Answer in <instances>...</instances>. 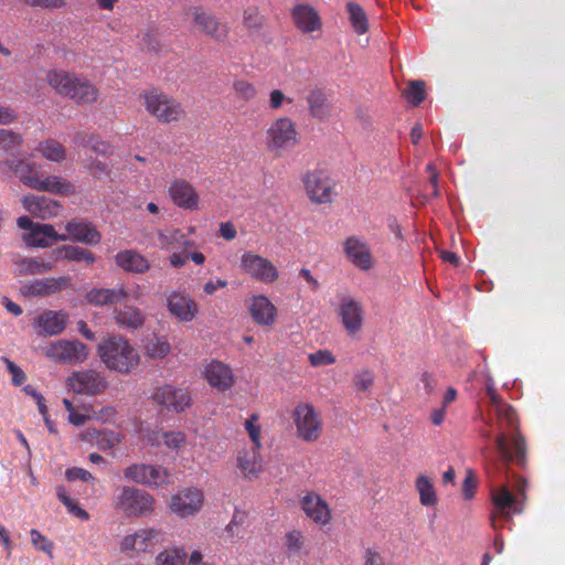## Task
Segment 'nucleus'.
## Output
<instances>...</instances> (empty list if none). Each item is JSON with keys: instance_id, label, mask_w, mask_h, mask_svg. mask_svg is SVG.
Masks as SVG:
<instances>
[{"instance_id": "1", "label": "nucleus", "mask_w": 565, "mask_h": 565, "mask_svg": "<svg viewBox=\"0 0 565 565\" xmlns=\"http://www.w3.org/2000/svg\"><path fill=\"white\" fill-rule=\"evenodd\" d=\"M46 82L57 95L79 106L93 105L99 98L98 87L81 73L51 70L46 74Z\"/></svg>"}, {"instance_id": "2", "label": "nucleus", "mask_w": 565, "mask_h": 565, "mask_svg": "<svg viewBox=\"0 0 565 565\" xmlns=\"http://www.w3.org/2000/svg\"><path fill=\"white\" fill-rule=\"evenodd\" d=\"M98 355L107 369L128 374L140 362L138 351L128 340L111 335L98 345Z\"/></svg>"}, {"instance_id": "3", "label": "nucleus", "mask_w": 565, "mask_h": 565, "mask_svg": "<svg viewBox=\"0 0 565 565\" xmlns=\"http://www.w3.org/2000/svg\"><path fill=\"white\" fill-rule=\"evenodd\" d=\"M140 97L147 113L161 124L178 122L186 117L182 104L159 89L145 92Z\"/></svg>"}, {"instance_id": "4", "label": "nucleus", "mask_w": 565, "mask_h": 565, "mask_svg": "<svg viewBox=\"0 0 565 565\" xmlns=\"http://www.w3.org/2000/svg\"><path fill=\"white\" fill-rule=\"evenodd\" d=\"M113 504L128 518H140L153 511L154 499L143 490L125 486L114 499Z\"/></svg>"}, {"instance_id": "5", "label": "nucleus", "mask_w": 565, "mask_h": 565, "mask_svg": "<svg viewBox=\"0 0 565 565\" xmlns=\"http://www.w3.org/2000/svg\"><path fill=\"white\" fill-rule=\"evenodd\" d=\"M67 387L75 394L95 396L108 388L104 373L88 369L73 372L66 380Z\"/></svg>"}, {"instance_id": "6", "label": "nucleus", "mask_w": 565, "mask_h": 565, "mask_svg": "<svg viewBox=\"0 0 565 565\" xmlns=\"http://www.w3.org/2000/svg\"><path fill=\"white\" fill-rule=\"evenodd\" d=\"M125 479L148 486L163 487L172 483L171 473L161 466H151L146 463H135L124 470Z\"/></svg>"}, {"instance_id": "7", "label": "nucleus", "mask_w": 565, "mask_h": 565, "mask_svg": "<svg viewBox=\"0 0 565 565\" xmlns=\"http://www.w3.org/2000/svg\"><path fill=\"white\" fill-rule=\"evenodd\" d=\"M163 540V533L158 529H139L120 541V551L125 554L140 555L152 553Z\"/></svg>"}, {"instance_id": "8", "label": "nucleus", "mask_w": 565, "mask_h": 565, "mask_svg": "<svg viewBox=\"0 0 565 565\" xmlns=\"http://www.w3.org/2000/svg\"><path fill=\"white\" fill-rule=\"evenodd\" d=\"M45 354L52 360L65 364L83 363L88 356V348L78 340H60L45 349Z\"/></svg>"}, {"instance_id": "9", "label": "nucleus", "mask_w": 565, "mask_h": 565, "mask_svg": "<svg viewBox=\"0 0 565 565\" xmlns=\"http://www.w3.org/2000/svg\"><path fill=\"white\" fill-rule=\"evenodd\" d=\"M203 501L202 491L194 488H185L171 497L169 508L178 516L186 518L198 513L203 505Z\"/></svg>"}, {"instance_id": "10", "label": "nucleus", "mask_w": 565, "mask_h": 565, "mask_svg": "<svg viewBox=\"0 0 565 565\" xmlns=\"http://www.w3.org/2000/svg\"><path fill=\"white\" fill-rule=\"evenodd\" d=\"M156 404L162 406L167 411L181 413L190 406L191 397L182 388L172 385H163L156 390L152 395Z\"/></svg>"}, {"instance_id": "11", "label": "nucleus", "mask_w": 565, "mask_h": 565, "mask_svg": "<svg viewBox=\"0 0 565 565\" xmlns=\"http://www.w3.org/2000/svg\"><path fill=\"white\" fill-rule=\"evenodd\" d=\"M191 14L199 32L218 42H223L227 38V26L213 14L202 8H193Z\"/></svg>"}, {"instance_id": "12", "label": "nucleus", "mask_w": 565, "mask_h": 565, "mask_svg": "<svg viewBox=\"0 0 565 565\" xmlns=\"http://www.w3.org/2000/svg\"><path fill=\"white\" fill-rule=\"evenodd\" d=\"M23 209L33 217L50 220L60 214L62 205L60 202L45 195L28 194L21 199Z\"/></svg>"}, {"instance_id": "13", "label": "nucleus", "mask_w": 565, "mask_h": 565, "mask_svg": "<svg viewBox=\"0 0 565 565\" xmlns=\"http://www.w3.org/2000/svg\"><path fill=\"white\" fill-rule=\"evenodd\" d=\"M173 204L180 209L194 211L199 209L200 196L194 186L184 179L174 180L169 186Z\"/></svg>"}, {"instance_id": "14", "label": "nucleus", "mask_w": 565, "mask_h": 565, "mask_svg": "<svg viewBox=\"0 0 565 565\" xmlns=\"http://www.w3.org/2000/svg\"><path fill=\"white\" fill-rule=\"evenodd\" d=\"M70 286L71 278L68 276L50 277L24 285L22 292L29 297H49L67 289Z\"/></svg>"}, {"instance_id": "15", "label": "nucleus", "mask_w": 565, "mask_h": 565, "mask_svg": "<svg viewBox=\"0 0 565 565\" xmlns=\"http://www.w3.org/2000/svg\"><path fill=\"white\" fill-rule=\"evenodd\" d=\"M65 230L67 234H58L60 237H63V239H60L61 242L74 241L87 245H97L102 239L100 233L92 223L72 220L66 223Z\"/></svg>"}, {"instance_id": "16", "label": "nucleus", "mask_w": 565, "mask_h": 565, "mask_svg": "<svg viewBox=\"0 0 565 565\" xmlns=\"http://www.w3.org/2000/svg\"><path fill=\"white\" fill-rule=\"evenodd\" d=\"M168 310L181 322L192 321L198 313L196 302L188 295L172 292L167 298Z\"/></svg>"}, {"instance_id": "17", "label": "nucleus", "mask_w": 565, "mask_h": 565, "mask_svg": "<svg viewBox=\"0 0 565 565\" xmlns=\"http://www.w3.org/2000/svg\"><path fill=\"white\" fill-rule=\"evenodd\" d=\"M129 290L124 286L116 288H93L86 294V300L94 306H115L125 301Z\"/></svg>"}, {"instance_id": "18", "label": "nucleus", "mask_w": 565, "mask_h": 565, "mask_svg": "<svg viewBox=\"0 0 565 565\" xmlns=\"http://www.w3.org/2000/svg\"><path fill=\"white\" fill-rule=\"evenodd\" d=\"M3 164L9 171L13 172L22 184L31 188L34 180L39 178L38 164L25 158H12L3 161Z\"/></svg>"}, {"instance_id": "19", "label": "nucleus", "mask_w": 565, "mask_h": 565, "mask_svg": "<svg viewBox=\"0 0 565 565\" xmlns=\"http://www.w3.org/2000/svg\"><path fill=\"white\" fill-rule=\"evenodd\" d=\"M115 262L118 267L128 273L143 274L150 268L148 259L134 249L117 253Z\"/></svg>"}, {"instance_id": "20", "label": "nucleus", "mask_w": 565, "mask_h": 565, "mask_svg": "<svg viewBox=\"0 0 565 565\" xmlns=\"http://www.w3.org/2000/svg\"><path fill=\"white\" fill-rule=\"evenodd\" d=\"M114 319L120 328L137 330L143 326L146 315L136 306L125 305L115 310Z\"/></svg>"}, {"instance_id": "21", "label": "nucleus", "mask_w": 565, "mask_h": 565, "mask_svg": "<svg viewBox=\"0 0 565 565\" xmlns=\"http://www.w3.org/2000/svg\"><path fill=\"white\" fill-rule=\"evenodd\" d=\"M36 326L42 329L45 335H56L66 326V316L61 311L46 310L36 318Z\"/></svg>"}, {"instance_id": "22", "label": "nucleus", "mask_w": 565, "mask_h": 565, "mask_svg": "<svg viewBox=\"0 0 565 565\" xmlns=\"http://www.w3.org/2000/svg\"><path fill=\"white\" fill-rule=\"evenodd\" d=\"M205 379L210 385L218 390H226L232 385V372L221 362H212L205 367Z\"/></svg>"}, {"instance_id": "23", "label": "nucleus", "mask_w": 565, "mask_h": 565, "mask_svg": "<svg viewBox=\"0 0 565 565\" xmlns=\"http://www.w3.org/2000/svg\"><path fill=\"white\" fill-rule=\"evenodd\" d=\"M31 189L55 194H72L74 192L72 183L56 175H49L45 179L39 177L33 184L31 183Z\"/></svg>"}, {"instance_id": "24", "label": "nucleus", "mask_w": 565, "mask_h": 565, "mask_svg": "<svg viewBox=\"0 0 565 565\" xmlns=\"http://www.w3.org/2000/svg\"><path fill=\"white\" fill-rule=\"evenodd\" d=\"M20 275H41L54 268L53 260H46L41 257H25L18 263Z\"/></svg>"}, {"instance_id": "25", "label": "nucleus", "mask_w": 565, "mask_h": 565, "mask_svg": "<svg viewBox=\"0 0 565 565\" xmlns=\"http://www.w3.org/2000/svg\"><path fill=\"white\" fill-rule=\"evenodd\" d=\"M53 255H55V259L63 256L70 262H85L87 264L95 262V256L90 250L77 246H61L53 252Z\"/></svg>"}, {"instance_id": "26", "label": "nucleus", "mask_w": 565, "mask_h": 565, "mask_svg": "<svg viewBox=\"0 0 565 565\" xmlns=\"http://www.w3.org/2000/svg\"><path fill=\"white\" fill-rule=\"evenodd\" d=\"M17 225L22 230H28L31 233V237H35L36 232L44 233L51 239H63V237L58 236V233L55 231V227L49 223H38L33 222L29 216H20L17 220Z\"/></svg>"}, {"instance_id": "27", "label": "nucleus", "mask_w": 565, "mask_h": 565, "mask_svg": "<svg viewBox=\"0 0 565 565\" xmlns=\"http://www.w3.org/2000/svg\"><path fill=\"white\" fill-rule=\"evenodd\" d=\"M158 239L162 248L173 246H191V242L180 230H166L158 233Z\"/></svg>"}, {"instance_id": "28", "label": "nucleus", "mask_w": 565, "mask_h": 565, "mask_svg": "<svg viewBox=\"0 0 565 565\" xmlns=\"http://www.w3.org/2000/svg\"><path fill=\"white\" fill-rule=\"evenodd\" d=\"M42 156L54 162H61L66 159V149L56 140L50 139L40 145Z\"/></svg>"}, {"instance_id": "29", "label": "nucleus", "mask_w": 565, "mask_h": 565, "mask_svg": "<svg viewBox=\"0 0 565 565\" xmlns=\"http://www.w3.org/2000/svg\"><path fill=\"white\" fill-rule=\"evenodd\" d=\"M186 552L182 547L168 548L156 556V565H184Z\"/></svg>"}, {"instance_id": "30", "label": "nucleus", "mask_w": 565, "mask_h": 565, "mask_svg": "<svg viewBox=\"0 0 565 565\" xmlns=\"http://www.w3.org/2000/svg\"><path fill=\"white\" fill-rule=\"evenodd\" d=\"M56 495L71 513L83 520H87L89 518L88 513L71 499L63 486L56 488Z\"/></svg>"}, {"instance_id": "31", "label": "nucleus", "mask_w": 565, "mask_h": 565, "mask_svg": "<svg viewBox=\"0 0 565 565\" xmlns=\"http://www.w3.org/2000/svg\"><path fill=\"white\" fill-rule=\"evenodd\" d=\"M156 443L164 444L170 449H179L185 444V436L182 433H157Z\"/></svg>"}, {"instance_id": "32", "label": "nucleus", "mask_w": 565, "mask_h": 565, "mask_svg": "<svg viewBox=\"0 0 565 565\" xmlns=\"http://www.w3.org/2000/svg\"><path fill=\"white\" fill-rule=\"evenodd\" d=\"M170 344L161 339H153L147 344V354L153 359H162L170 353Z\"/></svg>"}, {"instance_id": "33", "label": "nucleus", "mask_w": 565, "mask_h": 565, "mask_svg": "<svg viewBox=\"0 0 565 565\" xmlns=\"http://www.w3.org/2000/svg\"><path fill=\"white\" fill-rule=\"evenodd\" d=\"M23 142V139L21 135L6 129H0V147L6 150L10 151L15 147L21 146Z\"/></svg>"}, {"instance_id": "34", "label": "nucleus", "mask_w": 565, "mask_h": 565, "mask_svg": "<svg viewBox=\"0 0 565 565\" xmlns=\"http://www.w3.org/2000/svg\"><path fill=\"white\" fill-rule=\"evenodd\" d=\"M31 542L39 551L46 553L51 558L53 557V543L42 535L38 530H31Z\"/></svg>"}, {"instance_id": "35", "label": "nucleus", "mask_w": 565, "mask_h": 565, "mask_svg": "<svg viewBox=\"0 0 565 565\" xmlns=\"http://www.w3.org/2000/svg\"><path fill=\"white\" fill-rule=\"evenodd\" d=\"M23 242L29 247L47 248V247L52 246V244L55 241H52L51 237H47L44 233L36 232V235H35L34 238L31 237V233L24 234L23 235Z\"/></svg>"}, {"instance_id": "36", "label": "nucleus", "mask_w": 565, "mask_h": 565, "mask_svg": "<svg viewBox=\"0 0 565 565\" xmlns=\"http://www.w3.org/2000/svg\"><path fill=\"white\" fill-rule=\"evenodd\" d=\"M3 361L12 375V383L17 386L22 385L25 381V373L9 359L3 358Z\"/></svg>"}, {"instance_id": "37", "label": "nucleus", "mask_w": 565, "mask_h": 565, "mask_svg": "<svg viewBox=\"0 0 565 565\" xmlns=\"http://www.w3.org/2000/svg\"><path fill=\"white\" fill-rule=\"evenodd\" d=\"M120 441H121V437L119 434L109 431V433H104L102 435L100 439L98 440V445H99L100 449H111L115 446H117L118 444H120Z\"/></svg>"}, {"instance_id": "38", "label": "nucleus", "mask_w": 565, "mask_h": 565, "mask_svg": "<svg viewBox=\"0 0 565 565\" xmlns=\"http://www.w3.org/2000/svg\"><path fill=\"white\" fill-rule=\"evenodd\" d=\"M65 477L70 481H73L76 479H79L85 482L94 480V477L89 471L82 469V468H77V467L67 469L65 472Z\"/></svg>"}, {"instance_id": "39", "label": "nucleus", "mask_w": 565, "mask_h": 565, "mask_svg": "<svg viewBox=\"0 0 565 565\" xmlns=\"http://www.w3.org/2000/svg\"><path fill=\"white\" fill-rule=\"evenodd\" d=\"M89 171L95 179H103L110 174V169L108 166L99 160L92 161Z\"/></svg>"}, {"instance_id": "40", "label": "nucleus", "mask_w": 565, "mask_h": 565, "mask_svg": "<svg viewBox=\"0 0 565 565\" xmlns=\"http://www.w3.org/2000/svg\"><path fill=\"white\" fill-rule=\"evenodd\" d=\"M226 535L230 539H234L237 536L238 539H244L245 527L242 522H237L236 516L232 520V522L225 529Z\"/></svg>"}, {"instance_id": "41", "label": "nucleus", "mask_w": 565, "mask_h": 565, "mask_svg": "<svg viewBox=\"0 0 565 565\" xmlns=\"http://www.w3.org/2000/svg\"><path fill=\"white\" fill-rule=\"evenodd\" d=\"M143 50L150 53H158L161 49V44L159 39L151 33L145 34L143 39Z\"/></svg>"}, {"instance_id": "42", "label": "nucleus", "mask_w": 565, "mask_h": 565, "mask_svg": "<svg viewBox=\"0 0 565 565\" xmlns=\"http://www.w3.org/2000/svg\"><path fill=\"white\" fill-rule=\"evenodd\" d=\"M92 137H93V139H94V140L89 143V146H88V147H89L94 152L99 153V154H103V156L110 154V146H109L106 141H104V140L99 139V138H98L97 136H95V135H92Z\"/></svg>"}, {"instance_id": "43", "label": "nucleus", "mask_w": 565, "mask_h": 565, "mask_svg": "<svg viewBox=\"0 0 565 565\" xmlns=\"http://www.w3.org/2000/svg\"><path fill=\"white\" fill-rule=\"evenodd\" d=\"M17 119L14 110L7 106H0V125H9Z\"/></svg>"}, {"instance_id": "44", "label": "nucleus", "mask_w": 565, "mask_h": 565, "mask_svg": "<svg viewBox=\"0 0 565 565\" xmlns=\"http://www.w3.org/2000/svg\"><path fill=\"white\" fill-rule=\"evenodd\" d=\"M220 234L223 238L231 241L236 236V230L234 225L230 222L221 223Z\"/></svg>"}, {"instance_id": "45", "label": "nucleus", "mask_w": 565, "mask_h": 565, "mask_svg": "<svg viewBox=\"0 0 565 565\" xmlns=\"http://www.w3.org/2000/svg\"><path fill=\"white\" fill-rule=\"evenodd\" d=\"M74 143L79 147H88L89 143L94 140L92 135H87L85 132L78 131L74 136Z\"/></svg>"}, {"instance_id": "46", "label": "nucleus", "mask_w": 565, "mask_h": 565, "mask_svg": "<svg viewBox=\"0 0 565 565\" xmlns=\"http://www.w3.org/2000/svg\"><path fill=\"white\" fill-rule=\"evenodd\" d=\"M96 418L103 419L105 422L114 419L116 415V409L113 406H106L99 411V413H95Z\"/></svg>"}, {"instance_id": "47", "label": "nucleus", "mask_w": 565, "mask_h": 565, "mask_svg": "<svg viewBox=\"0 0 565 565\" xmlns=\"http://www.w3.org/2000/svg\"><path fill=\"white\" fill-rule=\"evenodd\" d=\"M33 398L36 401L40 413L44 416L45 423L49 425L50 420L46 417L47 407L45 405L44 397L39 392H33Z\"/></svg>"}, {"instance_id": "48", "label": "nucleus", "mask_w": 565, "mask_h": 565, "mask_svg": "<svg viewBox=\"0 0 565 565\" xmlns=\"http://www.w3.org/2000/svg\"><path fill=\"white\" fill-rule=\"evenodd\" d=\"M87 418H88L87 416L79 414L76 411H73L72 413L68 414L70 422L72 424H74L75 426L84 425L86 423Z\"/></svg>"}, {"instance_id": "49", "label": "nucleus", "mask_w": 565, "mask_h": 565, "mask_svg": "<svg viewBox=\"0 0 565 565\" xmlns=\"http://www.w3.org/2000/svg\"><path fill=\"white\" fill-rule=\"evenodd\" d=\"M188 259V255H181V254H172L170 256V264L173 267H182Z\"/></svg>"}, {"instance_id": "50", "label": "nucleus", "mask_w": 565, "mask_h": 565, "mask_svg": "<svg viewBox=\"0 0 565 565\" xmlns=\"http://www.w3.org/2000/svg\"><path fill=\"white\" fill-rule=\"evenodd\" d=\"M78 331L87 340H94L95 333L87 327L84 321H78Z\"/></svg>"}, {"instance_id": "51", "label": "nucleus", "mask_w": 565, "mask_h": 565, "mask_svg": "<svg viewBox=\"0 0 565 565\" xmlns=\"http://www.w3.org/2000/svg\"><path fill=\"white\" fill-rule=\"evenodd\" d=\"M188 565H206L203 563V555L199 551H194L190 555Z\"/></svg>"}, {"instance_id": "52", "label": "nucleus", "mask_w": 565, "mask_h": 565, "mask_svg": "<svg viewBox=\"0 0 565 565\" xmlns=\"http://www.w3.org/2000/svg\"><path fill=\"white\" fill-rule=\"evenodd\" d=\"M0 540L2 541L4 547L9 551L11 548V540L2 524H0Z\"/></svg>"}, {"instance_id": "53", "label": "nucleus", "mask_w": 565, "mask_h": 565, "mask_svg": "<svg viewBox=\"0 0 565 565\" xmlns=\"http://www.w3.org/2000/svg\"><path fill=\"white\" fill-rule=\"evenodd\" d=\"M6 308L9 312L13 313L14 316H20L22 313L21 307L11 300L6 301Z\"/></svg>"}, {"instance_id": "54", "label": "nucleus", "mask_w": 565, "mask_h": 565, "mask_svg": "<svg viewBox=\"0 0 565 565\" xmlns=\"http://www.w3.org/2000/svg\"><path fill=\"white\" fill-rule=\"evenodd\" d=\"M186 255L188 258L192 259L198 265H202L205 262V256L200 252H194Z\"/></svg>"}, {"instance_id": "55", "label": "nucleus", "mask_w": 565, "mask_h": 565, "mask_svg": "<svg viewBox=\"0 0 565 565\" xmlns=\"http://www.w3.org/2000/svg\"><path fill=\"white\" fill-rule=\"evenodd\" d=\"M234 88H235V92L241 96V97H244L245 96V93L247 90V85L245 82L241 81V82H236L234 84Z\"/></svg>"}, {"instance_id": "56", "label": "nucleus", "mask_w": 565, "mask_h": 565, "mask_svg": "<svg viewBox=\"0 0 565 565\" xmlns=\"http://www.w3.org/2000/svg\"><path fill=\"white\" fill-rule=\"evenodd\" d=\"M117 0H96L100 9L113 10Z\"/></svg>"}, {"instance_id": "57", "label": "nucleus", "mask_w": 565, "mask_h": 565, "mask_svg": "<svg viewBox=\"0 0 565 565\" xmlns=\"http://www.w3.org/2000/svg\"><path fill=\"white\" fill-rule=\"evenodd\" d=\"M237 466L242 470L243 476L246 477L247 466H246L245 457L242 454H239L237 457Z\"/></svg>"}, {"instance_id": "58", "label": "nucleus", "mask_w": 565, "mask_h": 565, "mask_svg": "<svg viewBox=\"0 0 565 565\" xmlns=\"http://www.w3.org/2000/svg\"><path fill=\"white\" fill-rule=\"evenodd\" d=\"M215 291H216V285L214 284V281H207L204 285V292L206 295H213Z\"/></svg>"}, {"instance_id": "59", "label": "nucleus", "mask_w": 565, "mask_h": 565, "mask_svg": "<svg viewBox=\"0 0 565 565\" xmlns=\"http://www.w3.org/2000/svg\"><path fill=\"white\" fill-rule=\"evenodd\" d=\"M89 460L93 463H100L104 461L103 457L96 452L89 455Z\"/></svg>"}, {"instance_id": "60", "label": "nucleus", "mask_w": 565, "mask_h": 565, "mask_svg": "<svg viewBox=\"0 0 565 565\" xmlns=\"http://www.w3.org/2000/svg\"><path fill=\"white\" fill-rule=\"evenodd\" d=\"M147 210H148L150 213H152V214H156V213H158V212H159V207H158V205H157L156 203H153V202L148 203V205H147Z\"/></svg>"}, {"instance_id": "61", "label": "nucleus", "mask_w": 565, "mask_h": 565, "mask_svg": "<svg viewBox=\"0 0 565 565\" xmlns=\"http://www.w3.org/2000/svg\"><path fill=\"white\" fill-rule=\"evenodd\" d=\"M63 404H64L66 411L68 412V414L72 413L73 411H75V408H74V406H73L71 401L64 398L63 399Z\"/></svg>"}, {"instance_id": "62", "label": "nucleus", "mask_w": 565, "mask_h": 565, "mask_svg": "<svg viewBox=\"0 0 565 565\" xmlns=\"http://www.w3.org/2000/svg\"><path fill=\"white\" fill-rule=\"evenodd\" d=\"M18 438L22 443V445L28 449V451L30 452V446L22 433H18Z\"/></svg>"}, {"instance_id": "63", "label": "nucleus", "mask_w": 565, "mask_h": 565, "mask_svg": "<svg viewBox=\"0 0 565 565\" xmlns=\"http://www.w3.org/2000/svg\"><path fill=\"white\" fill-rule=\"evenodd\" d=\"M0 53L7 57L11 55V51L9 49H7L1 42H0Z\"/></svg>"}, {"instance_id": "64", "label": "nucleus", "mask_w": 565, "mask_h": 565, "mask_svg": "<svg viewBox=\"0 0 565 565\" xmlns=\"http://www.w3.org/2000/svg\"><path fill=\"white\" fill-rule=\"evenodd\" d=\"M29 477H30V482L32 486L39 484L38 478L34 476L32 470L29 471Z\"/></svg>"}]
</instances>
